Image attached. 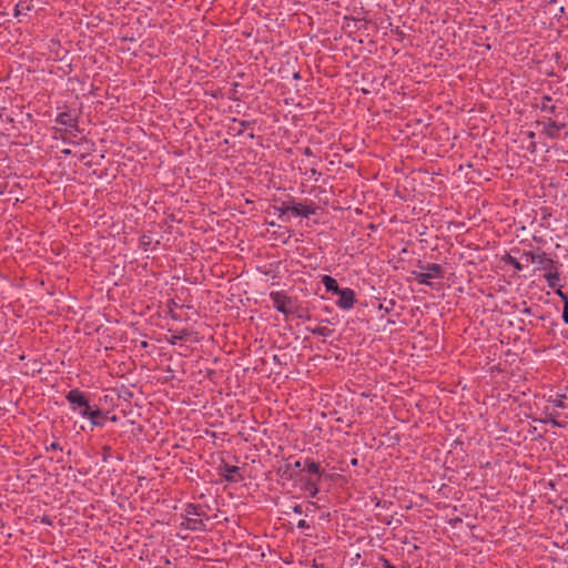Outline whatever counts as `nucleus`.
<instances>
[{
  "label": "nucleus",
  "mask_w": 568,
  "mask_h": 568,
  "mask_svg": "<svg viewBox=\"0 0 568 568\" xmlns=\"http://www.w3.org/2000/svg\"><path fill=\"white\" fill-rule=\"evenodd\" d=\"M546 282H547V285L555 290L559 286H561L559 284V271H558V267H555L554 270L549 271V272H546L545 275H544Z\"/></svg>",
  "instance_id": "ddd939ff"
},
{
  "label": "nucleus",
  "mask_w": 568,
  "mask_h": 568,
  "mask_svg": "<svg viewBox=\"0 0 568 568\" xmlns=\"http://www.w3.org/2000/svg\"><path fill=\"white\" fill-rule=\"evenodd\" d=\"M184 511H185V515L184 516H187V517H193L195 516L196 518H201V519H206L209 520L210 517L207 516V514L203 510V508L200 506V505H196V504H186L185 505V508H184Z\"/></svg>",
  "instance_id": "f8f14e48"
},
{
  "label": "nucleus",
  "mask_w": 568,
  "mask_h": 568,
  "mask_svg": "<svg viewBox=\"0 0 568 568\" xmlns=\"http://www.w3.org/2000/svg\"><path fill=\"white\" fill-rule=\"evenodd\" d=\"M382 568H390L393 565L385 557H381Z\"/></svg>",
  "instance_id": "c756f323"
},
{
  "label": "nucleus",
  "mask_w": 568,
  "mask_h": 568,
  "mask_svg": "<svg viewBox=\"0 0 568 568\" xmlns=\"http://www.w3.org/2000/svg\"><path fill=\"white\" fill-rule=\"evenodd\" d=\"M420 271H413L412 274L418 284L433 287L432 280L444 278L445 271L440 264L437 263H418Z\"/></svg>",
  "instance_id": "f257e3e1"
},
{
  "label": "nucleus",
  "mask_w": 568,
  "mask_h": 568,
  "mask_svg": "<svg viewBox=\"0 0 568 568\" xmlns=\"http://www.w3.org/2000/svg\"><path fill=\"white\" fill-rule=\"evenodd\" d=\"M293 466L295 468H301L302 467V462L301 460H296Z\"/></svg>",
  "instance_id": "c9c22d12"
},
{
  "label": "nucleus",
  "mask_w": 568,
  "mask_h": 568,
  "mask_svg": "<svg viewBox=\"0 0 568 568\" xmlns=\"http://www.w3.org/2000/svg\"><path fill=\"white\" fill-rule=\"evenodd\" d=\"M239 125H240V129L237 131V134H242L246 128H250L252 125V123L248 121L241 120V121H239Z\"/></svg>",
  "instance_id": "b1692460"
},
{
  "label": "nucleus",
  "mask_w": 568,
  "mask_h": 568,
  "mask_svg": "<svg viewBox=\"0 0 568 568\" xmlns=\"http://www.w3.org/2000/svg\"><path fill=\"white\" fill-rule=\"evenodd\" d=\"M65 399L68 400L71 410L74 413L79 414V410L89 412L91 409L88 396L79 388L69 390L65 394Z\"/></svg>",
  "instance_id": "7ed1b4c3"
},
{
  "label": "nucleus",
  "mask_w": 568,
  "mask_h": 568,
  "mask_svg": "<svg viewBox=\"0 0 568 568\" xmlns=\"http://www.w3.org/2000/svg\"><path fill=\"white\" fill-rule=\"evenodd\" d=\"M62 141H63L64 143H69V141H68L67 139H64V138H62Z\"/></svg>",
  "instance_id": "37998d69"
},
{
  "label": "nucleus",
  "mask_w": 568,
  "mask_h": 568,
  "mask_svg": "<svg viewBox=\"0 0 568 568\" xmlns=\"http://www.w3.org/2000/svg\"><path fill=\"white\" fill-rule=\"evenodd\" d=\"M220 475L224 478L227 483H236L242 479L240 476L239 478L235 477L240 473V467L229 465L226 463H222V465L219 468Z\"/></svg>",
  "instance_id": "9d476101"
},
{
  "label": "nucleus",
  "mask_w": 568,
  "mask_h": 568,
  "mask_svg": "<svg viewBox=\"0 0 568 568\" xmlns=\"http://www.w3.org/2000/svg\"><path fill=\"white\" fill-rule=\"evenodd\" d=\"M20 8H21V4H20V3L16 4V7H14V16H16V17H17V16H19V14L21 13V9H20Z\"/></svg>",
  "instance_id": "72a5a7b5"
},
{
  "label": "nucleus",
  "mask_w": 568,
  "mask_h": 568,
  "mask_svg": "<svg viewBox=\"0 0 568 568\" xmlns=\"http://www.w3.org/2000/svg\"><path fill=\"white\" fill-rule=\"evenodd\" d=\"M506 263L510 264L516 271L523 270V265L518 262L516 257L508 255Z\"/></svg>",
  "instance_id": "4be33fe9"
},
{
  "label": "nucleus",
  "mask_w": 568,
  "mask_h": 568,
  "mask_svg": "<svg viewBox=\"0 0 568 568\" xmlns=\"http://www.w3.org/2000/svg\"><path fill=\"white\" fill-rule=\"evenodd\" d=\"M296 526L300 529H307V528H310V525L304 519L298 520Z\"/></svg>",
  "instance_id": "c85d7f7f"
},
{
  "label": "nucleus",
  "mask_w": 568,
  "mask_h": 568,
  "mask_svg": "<svg viewBox=\"0 0 568 568\" xmlns=\"http://www.w3.org/2000/svg\"><path fill=\"white\" fill-rule=\"evenodd\" d=\"M173 339L171 341L172 344H175V341L178 339H182L183 337L182 336H173L172 337Z\"/></svg>",
  "instance_id": "4c0bfd02"
},
{
  "label": "nucleus",
  "mask_w": 568,
  "mask_h": 568,
  "mask_svg": "<svg viewBox=\"0 0 568 568\" xmlns=\"http://www.w3.org/2000/svg\"><path fill=\"white\" fill-rule=\"evenodd\" d=\"M303 154H304L305 156H312V155H313V151L311 150V148H308V146H307V148H305V149L303 150Z\"/></svg>",
  "instance_id": "473e14b6"
},
{
  "label": "nucleus",
  "mask_w": 568,
  "mask_h": 568,
  "mask_svg": "<svg viewBox=\"0 0 568 568\" xmlns=\"http://www.w3.org/2000/svg\"><path fill=\"white\" fill-rule=\"evenodd\" d=\"M538 108L542 111V112H547L549 114H555L556 113V105L551 104V98L549 95H544L541 99H540V102L538 104Z\"/></svg>",
  "instance_id": "2eb2a0df"
},
{
  "label": "nucleus",
  "mask_w": 568,
  "mask_h": 568,
  "mask_svg": "<svg viewBox=\"0 0 568 568\" xmlns=\"http://www.w3.org/2000/svg\"><path fill=\"white\" fill-rule=\"evenodd\" d=\"M270 298L272 301L273 307L283 315H297V317H302V315L297 313V307H294L295 301L287 296L284 291L271 292Z\"/></svg>",
  "instance_id": "f03ea898"
},
{
  "label": "nucleus",
  "mask_w": 568,
  "mask_h": 568,
  "mask_svg": "<svg viewBox=\"0 0 568 568\" xmlns=\"http://www.w3.org/2000/svg\"><path fill=\"white\" fill-rule=\"evenodd\" d=\"M45 450L49 452V450H59L61 452L62 450V447L60 445L59 442H52L49 446L45 447Z\"/></svg>",
  "instance_id": "393cba45"
},
{
  "label": "nucleus",
  "mask_w": 568,
  "mask_h": 568,
  "mask_svg": "<svg viewBox=\"0 0 568 568\" xmlns=\"http://www.w3.org/2000/svg\"><path fill=\"white\" fill-rule=\"evenodd\" d=\"M527 150H528L530 153H535V152H536V150H537L536 142H535V141H530L529 145L527 146Z\"/></svg>",
  "instance_id": "7c9ffc66"
},
{
  "label": "nucleus",
  "mask_w": 568,
  "mask_h": 568,
  "mask_svg": "<svg viewBox=\"0 0 568 568\" xmlns=\"http://www.w3.org/2000/svg\"><path fill=\"white\" fill-rule=\"evenodd\" d=\"M307 331L311 332L313 335L322 336V337H329L333 335V329L327 326L317 325L315 327H307Z\"/></svg>",
  "instance_id": "dca6fc26"
},
{
  "label": "nucleus",
  "mask_w": 568,
  "mask_h": 568,
  "mask_svg": "<svg viewBox=\"0 0 568 568\" xmlns=\"http://www.w3.org/2000/svg\"><path fill=\"white\" fill-rule=\"evenodd\" d=\"M527 136H528L531 141H534L535 133H534L532 131H530V132H528V133H527Z\"/></svg>",
  "instance_id": "e433bc0d"
},
{
  "label": "nucleus",
  "mask_w": 568,
  "mask_h": 568,
  "mask_svg": "<svg viewBox=\"0 0 568 568\" xmlns=\"http://www.w3.org/2000/svg\"><path fill=\"white\" fill-rule=\"evenodd\" d=\"M304 464L306 466L305 469L307 473L318 475V476L322 475L323 470L318 463L314 462L313 459L306 458Z\"/></svg>",
  "instance_id": "a211bd4d"
},
{
  "label": "nucleus",
  "mask_w": 568,
  "mask_h": 568,
  "mask_svg": "<svg viewBox=\"0 0 568 568\" xmlns=\"http://www.w3.org/2000/svg\"><path fill=\"white\" fill-rule=\"evenodd\" d=\"M303 489L310 495V497L314 498L318 494L320 489L317 487V481L313 479L305 480L303 485Z\"/></svg>",
  "instance_id": "f3484780"
},
{
  "label": "nucleus",
  "mask_w": 568,
  "mask_h": 568,
  "mask_svg": "<svg viewBox=\"0 0 568 568\" xmlns=\"http://www.w3.org/2000/svg\"><path fill=\"white\" fill-rule=\"evenodd\" d=\"M560 287L561 286L555 288V293H556V295H558L561 298L564 304H566V301H568V295L566 293H564Z\"/></svg>",
  "instance_id": "a878e982"
},
{
  "label": "nucleus",
  "mask_w": 568,
  "mask_h": 568,
  "mask_svg": "<svg viewBox=\"0 0 568 568\" xmlns=\"http://www.w3.org/2000/svg\"><path fill=\"white\" fill-rule=\"evenodd\" d=\"M292 510H293L295 514H298V515L303 514V508H302V506H301V505H298V504H296V505L292 506Z\"/></svg>",
  "instance_id": "2f4dec72"
},
{
  "label": "nucleus",
  "mask_w": 568,
  "mask_h": 568,
  "mask_svg": "<svg viewBox=\"0 0 568 568\" xmlns=\"http://www.w3.org/2000/svg\"><path fill=\"white\" fill-rule=\"evenodd\" d=\"M524 256L526 257V260L528 262L535 264L537 258H538V250L537 251L525 252Z\"/></svg>",
  "instance_id": "5701e85b"
},
{
  "label": "nucleus",
  "mask_w": 568,
  "mask_h": 568,
  "mask_svg": "<svg viewBox=\"0 0 568 568\" xmlns=\"http://www.w3.org/2000/svg\"><path fill=\"white\" fill-rule=\"evenodd\" d=\"M546 419H545V423H550L551 425L556 426V427H562L564 425L561 423H559L557 420V417L559 416V414L557 412H550V413H546Z\"/></svg>",
  "instance_id": "412c9836"
},
{
  "label": "nucleus",
  "mask_w": 568,
  "mask_h": 568,
  "mask_svg": "<svg viewBox=\"0 0 568 568\" xmlns=\"http://www.w3.org/2000/svg\"><path fill=\"white\" fill-rule=\"evenodd\" d=\"M106 459H108V455H104L103 456V462H106Z\"/></svg>",
  "instance_id": "79ce46f5"
},
{
  "label": "nucleus",
  "mask_w": 568,
  "mask_h": 568,
  "mask_svg": "<svg viewBox=\"0 0 568 568\" xmlns=\"http://www.w3.org/2000/svg\"><path fill=\"white\" fill-rule=\"evenodd\" d=\"M61 153H62L63 155H65V156H67V155H70V154H71V150H70V149H63V150L61 151Z\"/></svg>",
  "instance_id": "f704fd0d"
},
{
  "label": "nucleus",
  "mask_w": 568,
  "mask_h": 568,
  "mask_svg": "<svg viewBox=\"0 0 568 568\" xmlns=\"http://www.w3.org/2000/svg\"><path fill=\"white\" fill-rule=\"evenodd\" d=\"M335 294L339 296V298L336 301V305L339 308L351 310L354 306L356 302V295L352 288H339Z\"/></svg>",
  "instance_id": "0eeeda50"
},
{
  "label": "nucleus",
  "mask_w": 568,
  "mask_h": 568,
  "mask_svg": "<svg viewBox=\"0 0 568 568\" xmlns=\"http://www.w3.org/2000/svg\"><path fill=\"white\" fill-rule=\"evenodd\" d=\"M182 529L191 530V531H205L206 525L203 519L183 516V520L180 524Z\"/></svg>",
  "instance_id": "1a4fd4ad"
},
{
  "label": "nucleus",
  "mask_w": 568,
  "mask_h": 568,
  "mask_svg": "<svg viewBox=\"0 0 568 568\" xmlns=\"http://www.w3.org/2000/svg\"><path fill=\"white\" fill-rule=\"evenodd\" d=\"M308 173H310V178L315 181H317L318 176L321 175V173L317 172V170L315 168H312Z\"/></svg>",
  "instance_id": "cd10ccee"
},
{
  "label": "nucleus",
  "mask_w": 568,
  "mask_h": 568,
  "mask_svg": "<svg viewBox=\"0 0 568 568\" xmlns=\"http://www.w3.org/2000/svg\"><path fill=\"white\" fill-rule=\"evenodd\" d=\"M273 359H274V362H277V361H278V356H277V355H274V356H273Z\"/></svg>",
  "instance_id": "a19ab883"
},
{
  "label": "nucleus",
  "mask_w": 568,
  "mask_h": 568,
  "mask_svg": "<svg viewBox=\"0 0 568 568\" xmlns=\"http://www.w3.org/2000/svg\"><path fill=\"white\" fill-rule=\"evenodd\" d=\"M537 123L542 125L541 133L549 139H558L559 132L566 126L565 123L556 122L551 118L544 119Z\"/></svg>",
  "instance_id": "423d86ee"
},
{
  "label": "nucleus",
  "mask_w": 568,
  "mask_h": 568,
  "mask_svg": "<svg viewBox=\"0 0 568 568\" xmlns=\"http://www.w3.org/2000/svg\"><path fill=\"white\" fill-rule=\"evenodd\" d=\"M356 464H357V459L356 458L352 459V465H356Z\"/></svg>",
  "instance_id": "ea45409f"
},
{
  "label": "nucleus",
  "mask_w": 568,
  "mask_h": 568,
  "mask_svg": "<svg viewBox=\"0 0 568 568\" xmlns=\"http://www.w3.org/2000/svg\"><path fill=\"white\" fill-rule=\"evenodd\" d=\"M327 292L335 294L341 287L337 284V281L331 275H323L321 280Z\"/></svg>",
  "instance_id": "4468645a"
},
{
  "label": "nucleus",
  "mask_w": 568,
  "mask_h": 568,
  "mask_svg": "<svg viewBox=\"0 0 568 568\" xmlns=\"http://www.w3.org/2000/svg\"><path fill=\"white\" fill-rule=\"evenodd\" d=\"M54 121L64 126L63 131L71 136H77V133L80 132L78 116L71 111L60 112Z\"/></svg>",
  "instance_id": "20e7f679"
},
{
  "label": "nucleus",
  "mask_w": 568,
  "mask_h": 568,
  "mask_svg": "<svg viewBox=\"0 0 568 568\" xmlns=\"http://www.w3.org/2000/svg\"><path fill=\"white\" fill-rule=\"evenodd\" d=\"M294 79H300V73H298V72H296V73L294 74Z\"/></svg>",
  "instance_id": "58836bf2"
},
{
  "label": "nucleus",
  "mask_w": 568,
  "mask_h": 568,
  "mask_svg": "<svg viewBox=\"0 0 568 568\" xmlns=\"http://www.w3.org/2000/svg\"><path fill=\"white\" fill-rule=\"evenodd\" d=\"M567 395L566 394H558L556 397L550 396L548 398V403H551L555 407L558 408H566V400Z\"/></svg>",
  "instance_id": "6ab92c4d"
},
{
  "label": "nucleus",
  "mask_w": 568,
  "mask_h": 568,
  "mask_svg": "<svg viewBox=\"0 0 568 568\" xmlns=\"http://www.w3.org/2000/svg\"><path fill=\"white\" fill-rule=\"evenodd\" d=\"M535 264L537 265L538 270H542L546 272H549L557 267L555 261L540 248H538V258Z\"/></svg>",
  "instance_id": "9b49d317"
},
{
  "label": "nucleus",
  "mask_w": 568,
  "mask_h": 568,
  "mask_svg": "<svg viewBox=\"0 0 568 568\" xmlns=\"http://www.w3.org/2000/svg\"><path fill=\"white\" fill-rule=\"evenodd\" d=\"M275 210L278 212V216L280 217L291 213V210H292V197L288 201H283L280 206H275Z\"/></svg>",
  "instance_id": "aec40b11"
},
{
  "label": "nucleus",
  "mask_w": 568,
  "mask_h": 568,
  "mask_svg": "<svg viewBox=\"0 0 568 568\" xmlns=\"http://www.w3.org/2000/svg\"><path fill=\"white\" fill-rule=\"evenodd\" d=\"M79 415L83 418H88L93 426H104L105 416L99 407L94 409L91 408L89 412L79 410Z\"/></svg>",
  "instance_id": "6e6552de"
},
{
  "label": "nucleus",
  "mask_w": 568,
  "mask_h": 568,
  "mask_svg": "<svg viewBox=\"0 0 568 568\" xmlns=\"http://www.w3.org/2000/svg\"><path fill=\"white\" fill-rule=\"evenodd\" d=\"M562 321L568 325V301H566V304H564Z\"/></svg>",
  "instance_id": "bb28decb"
},
{
  "label": "nucleus",
  "mask_w": 568,
  "mask_h": 568,
  "mask_svg": "<svg viewBox=\"0 0 568 568\" xmlns=\"http://www.w3.org/2000/svg\"><path fill=\"white\" fill-rule=\"evenodd\" d=\"M318 206L311 200H306L305 203L295 202L292 199V210L291 214L293 216L301 217H310L311 215H315Z\"/></svg>",
  "instance_id": "39448f33"
}]
</instances>
